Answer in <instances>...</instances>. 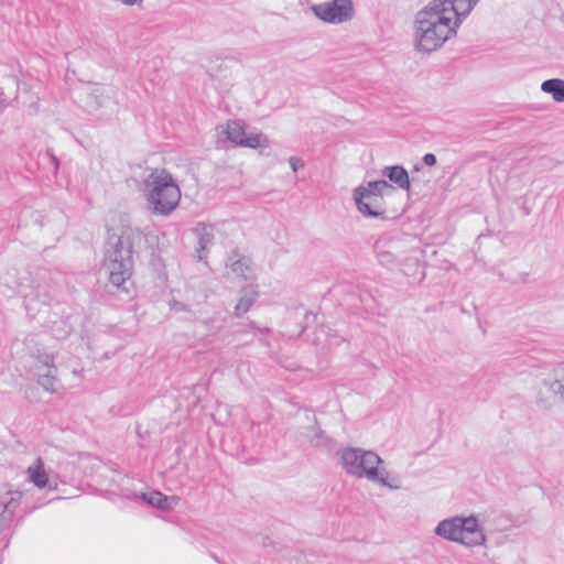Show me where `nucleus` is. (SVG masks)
Returning <instances> with one entry per match:
<instances>
[{"mask_svg": "<svg viewBox=\"0 0 564 564\" xmlns=\"http://www.w3.org/2000/svg\"><path fill=\"white\" fill-rule=\"evenodd\" d=\"M442 4L433 1L416 13L415 47L420 52L431 53L440 48L456 34L458 24Z\"/></svg>", "mask_w": 564, "mask_h": 564, "instance_id": "nucleus-1", "label": "nucleus"}, {"mask_svg": "<svg viewBox=\"0 0 564 564\" xmlns=\"http://www.w3.org/2000/svg\"><path fill=\"white\" fill-rule=\"evenodd\" d=\"M344 470L358 479H367L392 490L401 488L398 475H391L383 465V459L375 452L359 447H346L339 452Z\"/></svg>", "mask_w": 564, "mask_h": 564, "instance_id": "nucleus-2", "label": "nucleus"}, {"mask_svg": "<svg viewBox=\"0 0 564 564\" xmlns=\"http://www.w3.org/2000/svg\"><path fill=\"white\" fill-rule=\"evenodd\" d=\"M142 193L148 210L155 216H170L181 200L180 186L165 169H154L144 178Z\"/></svg>", "mask_w": 564, "mask_h": 564, "instance_id": "nucleus-3", "label": "nucleus"}, {"mask_svg": "<svg viewBox=\"0 0 564 564\" xmlns=\"http://www.w3.org/2000/svg\"><path fill=\"white\" fill-rule=\"evenodd\" d=\"M434 533L467 547L482 546L487 541L486 534L475 516H456L444 519L436 525Z\"/></svg>", "mask_w": 564, "mask_h": 564, "instance_id": "nucleus-4", "label": "nucleus"}, {"mask_svg": "<svg viewBox=\"0 0 564 564\" xmlns=\"http://www.w3.org/2000/svg\"><path fill=\"white\" fill-rule=\"evenodd\" d=\"M105 265L109 273V282L121 289L132 275L133 256L113 243L106 253Z\"/></svg>", "mask_w": 564, "mask_h": 564, "instance_id": "nucleus-5", "label": "nucleus"}, {"mask_svg": "<svg viewBox=\"0 0 564 564\" xmlns=\"http://www.w3.org/2000/svg\"><path fill=\"white\" fill-rule=\"evenodd\" d=\"M312 12L322 20L329 24H340L352 19L355 10L351 0H332L313 4Z\"/></svg>", "mask_w": 564, "mask_h": 564, "instance_id": "nucleus-6", "label": "nucleus"}, {"mask_svg": "<svg viewBox=\"0 0 564 564\" xmlns=\"http://www.w3.org/2000/svg\"><path fill=\"white\" fill-rule=\"evenodd\" d=\"M224 132L227 139L238 147L267 149L270 145V141L265 134L261 132L247 133L245 123L239 120L228 121Z\"/></svg>", "mask_w": 564, "mask_h": 564, "instance_id": "nucleus-7", "label": "nucleus"}, {"mask_svg": "<svg viewBox=\"0 0 564 564\" xmlns=\"http://www.w3.org/2000/svg\"><path fill=\"white\" fill-rule=\"evenodd\" d=\"M152 236L150 231H145L139 227L126 226L122 228L120 236L115 245L122 250L130 251L133 256L135 249H148L151 247Z\"/></svg>", "mask_w": 564, "mask_h": 564, "instance_id": "nucleus-8", "label": "nucleus"}, {"mask_svg": "<svg viewBox=\"0 0 564 564\" xmlns=\"http://www.w3.org/2000/svg\"><path fill=\"white\" fill-rule=\"evenodd\" d=\"M22 497L21 491L13 490L8 484H0V532L11 523Z\"/></svg>", "mask_w": 564, "mask_h": 564, "instance_id": "nucleus-9", "label": "nucleus"}, {"mask_svg": "<svg viewBox=\"0 0 564 564\" xmlns=\"http://www.w3.org/2000/svg\"><path fill=\"white\" fill-rule=\"evenodd\" d=\"M29 480L39 489H45L47 492H53L58 489L57 479L51 477L45 470L44 462L37 457L35 462L28 467Z\"/></svg>", "mask_w": 564, "mask_h": 564, "instance_id": "nucleus-10", "label": "nucleus"}, {"mask_svg": "<svg viewBox=\"0 0 564 564\" xmlns=\"http://www.w3.org/2000/svg\"><path fill=\"white\" fill-rule=\"evenodd\" d=\"M354 200L358 212L365 217L378 218L384 214L383 199L360 191H354Z\"/></svg>", "mask_w": 564, "mask_h": 564, "instance_id": "nucleus-11", "label": "nucleus"}, {"mask_svg": "<svg viewBox=\"0 0 564 564\" xmlns=\"http://www.w3.org/2000/svg\"><path fill=\"white\" fill-rule=\"evenodd\" d=\"M479 0H434L436 4H442L445 12L448 13L458 24L471 12Z\"/></svg>", "mask_w": 564, "mask_h": 564, "instance_id": "nucleus-12", "label": "nucleus"}, {"mask_svg": "<svg viewBox=\"0 0 564 564\" xmlns=\"http://www.w3.org/2000/svg\"><path fill=\"white\" fill-rule=\"evenodd\" d=\"M382 175L388 177L401 189L410 188V178L408 171L402 165L386 166Z\"/></svg>", "mask_w": 564, "mask_h": 564, "instance_id": "nucleus-13", "label": "nucleus"}, {"mask_svg": "<svg viewBox=\"0 0 564 564\" xmlns=\"http://www.w3.org/2000/svg\"><path fill=\"white\" fill-rule=\"evenodd\" d=\"M194 232L197 236V253L198 259H203V252H205L208 247L213 243L214 240V228L210 225L206 224H198L197 227L194 229Z\"/></svg>", "mask_w": 564, "mask_h": 564, "instance_id": "nucleus-14", "label": "nucleus"}, {"mask_svg": "<svg viewBox=\"0 0 564 564\" xmlns=\"http://www.w3.org/2000/svg\"><path fill=\"white\" fill-rule=\"evenodd\" d=\"M258 295L259 293L256 286L249 285L243 288L240 292L239 301L235 307V314L237 316H241L247 313L256 302Z\"/></svg>", "mask_w": 564, "mask_h": 564, "instance_id": "nucleus-15", "label": "nucleus"}, {"mask_svg": "<svg viewBox=\"0 0 564 564\" xmlns=\"http://www.w3.org/2000/svg\"><path fill=\"white\" fill-rule=\"evenodd\" d=\"M541 90L545 94H550L556 102L564 101V79H546L542 83Z\"/></svg>", "mask_w": 564, "mask_h": 564, "instance_id": "nucleus-16", "label": "nucleus"}, {"mask_svg": "<svg viewBox=\"0 0 564 564\" xmlns=\"http://www.w3.org/2000/svg\"><path fill=\"white\" fill-rule=\"evenodd\" d=\"M393 191L392 185H390L384 180L371 181L368 182L367 186H358L354 191H360L362 193L370 194L372 196L381 197L383 199V195L386 191Z\"/></svg>", "mask_w": 564, "mask_h": 564, "instance_id": "nucleus-17", "label": "nucleus"}, {"mask_svg": "<svg viewBox=\"0 0 564 564\" xmlns=\"http://www.w3.org/2000/svg\"><path fill=\"white\" fill-rule=\"evenodd\" d=\"M373 250L376 252V256L379 260V262L387 267L391 268L395 263V258L390 249H388V242L384 240H378Z\"/></svg>", "mask_w": 564, "mask_h": 564, "instance_id": "nucleus-18", "label": "nucleus"}, {"mask_svg": "<svg viewBox=\"0 0 564 564\" xmlns=\"http://www.w3.org/2000/svg\"><path fill=\"white\" fill-rule=\"evenodd\" d=\"M57 377L56 366L46 367L44 372L39 373L37 382L46 391L54 392Z\"/></svg>", "mask_w": 564, "mask_h": 564, "instance_id": "nucleus-19", "label": "nucleus"}, {"mask_svg": "<svg viewBox=\"0 0 564 564\" xmlns=\"http://www.w3.org/2000/svg\"><path fill=\"white\" fill-rule=\"evenodd\" d=\"M229 267L234 273H236L239 276H242L245 279L248 278L247 272L249 271V260L245 257H241L239 259H232L230 258Z\"/></svg>", "mask_w": 564, "mask_h": 564, "instance_id": "nucleus-20", "label": "nucleus"}, {"mask_svg": "<svg viewBox=\"0 0 564 564\" xmlns=\"http://www.w3.org/2000/svg\"><path fill=\"white\" fill-rule=\"evenodd\" d=\"M141 498L143 501H145L147 503H149L153 507L161 506L160 501L166 500V496L156 490L151 491L149 494H142Z\"/></svg>", "mask_w": 564, "mask_h": 564, "instance_id": "nucleus-21", "label": "nucleus"}, {"mask_svg": "<svg viewBox=\"0 0 564 564\" xmlns=\"http://www.w3.org/2000/svg\"><path fill=\"white\" fill-rule=\"evenodd\" d=\"M178 501L180 498L177 496H166V500L160 501L161 506H156L155 508L163 511H169L172 510L178 503Z\"/></svg>", "mask_w": 564, "mask_h": 564, "instance_id": "nucleus-22", "label": "nucleus"}, {"mask_svg": "<svg viewBox=\"0 0 564 564\" xmlns=\"http://www.w3.org/2000/svg\"><path fill=\"white\" fill-rule=\"evenodd\" d=\"M36 359L44 369L46 367L55 366V357L52 354L39 352Z\"/></svg>", "mask_w": 564, "mask_h": 564, "instance_id": "nucleus-23", "label": "nucleus"}, {"mask_svg": "<svg viewBox=\"0 0 564 564\" xmlns=\"http://www.w3.org/2000/svg\"><path fill=\"white\" fill-rule=\"evenodd\" d=\"M550 390L555 394H561L564 398V382L561 380H553L550 383Z\"/></svg>", "mask_w": 564, "mask_h": 564, "instance_id": "nucleus-24", "label": "nucleus"}, {"mask_svg": "<svg viewBox=\"0 0 564 564\" xmlns=\"http://www.w3.org/2000/svg\"><path fill=\"white\" fill-rule=\"evenodd\" d=\"M289 163L293 172H297L299 169L304 166L303 161L297 156H291Z\"/></svg>", "mask_w": 564, "mask_h": 564, "instance_id": "nucleus-25", "label": "nucleus"}, {"mask_svg": "<svg viewBox=\"0 0 564 564\" xmlns=\"http://www.w3.org/2000/svg\"><path fill=\"white\" fill-rule=\"evenodd\" d=\"M422 161L425 165L433 166L436 164V156L433 153H426L424 154Z\"/></svg>", "mask_w": 564, "mask_h": 564, "instance_id": "nucleus-26", "label": "nucleus"}, {"mask_svg": "<svg viewBox=\"0 0 564 564\" xmlns=\"http://www.w3.org/2000/svg\"><path fill=\"white\" fill-rule=\"evenodd\" d=\"M9 105L8 98L2 89H0V112L3 111Z\"/></svg>", "mask_w": 564, "mask_h": 564, "instance_id": "nucleus-27", "label": "nucleus"}, {"mask_svg": "<svg viewBox=\"0 0 564 564\" xmlns=\"http://www.w3.org/2000/svg\"><path fill=\"white\" fill-rule=\"evenodd\" d=\"M171 308L174 310V311H186L187 306H186V304H184L182 302L173 301L171 303Z\"/></svg>", "mask_w": 564, "mask_h": 564, "instance_id": "nucleus-28", "label": "nucleus"}, {"mask_svg": "<svg viewBox=\"0 0 564 564\" xmlns=\"http://www.w3.org/2000/svg\"><path fill=\"white\" fill-rule=\"evenodd\" d=\"M210 556L218 563V564H225L216 554L212 553Z\"/></svg>", "mask_w": 564, "mask_h": 564, "instance_id": "nucleus-29", "label": "nucleus"}, {"mask_svg": "<svg viewBox=\"0 0 564 564\" xmlns=\"http://www.w3.org/2000/svg\"><path fill=\"white\" fill-rule=\"evenodd\" d=\"M210 556L218 563V564H225L216 554L212 553Z\"/></svg>", "mask_w": 564, "mask_h": 564, "instance_id": "nucleus-30", "label": "nucleus"}, {"mask_svg": "<svg viewBox=\"0 0 564 564\" xmlns=\"http://www.w3.org/2000/svg\"><path fill=\"white\" fill-rule=\"evenodd\" d=\"M316 435H317L318 437H322V436H323V431L318 430V431H317V433H316Z\"/></svg>", "mask_w": 564, "mask_h": 564, "instance_id": "nucleus-31", "label": "nucleus"}, {"mask_svg": "<svg viewBox=\"0 0 564 564\" xmlns=\"http://www.w3.org/2000/svg\"><path fill=\"white\" fill-rule=\"evenodd\" d=\"M261 332H263V333H268V332H269V328H264V329H262Z\"/></svg>", "mask_w": 564, "mask_h": 564, "instance_id": "nucleus-32", "label": "nucleus"}]
</instances>
